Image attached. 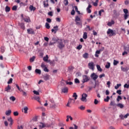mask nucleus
I'll return each mask as SVG.
<instances>
[{"label":"nucleus","instance_id":"3","mask_svg":"<svg viewBox=\"0 0 129 129\" xmlns=\"http://www.w3.org/2000/svg\"><path fill=\"white\" fill-rule=\"evenodd\" d=\"M75 21L76 25H77L78 26H82V24L80 23V22H81V19L80 18L79 16H76Z\"/></svg>","mask_w":129,"mask_h":129},{"label":"nucleus","instance_id":"24","mask_svg":"<svg viewBox=\"0 0 129 129\" xmlns=\"http://www.w3.org/2000/svg\"><path fill=\"white\" fill-rule=\"evenodd\" d=\"M112 25H114V21L112 20L111 22H108L107 24V25L109 27H111V26H112Z\"/></svg>","mask_w":129,"mask_h":129},{"label":"nucleus","instance_id":"64","mask_svg":"<svg viewBox=\"0 0 129 129\" xmlns=\"http://www.w3.org/2000/svg\"><path fill=\"white\" fill-rule=\"evenodd\" d=\"M8 121H10V122H13V119L12 117L9 118L8 119Z\"/></svg>","mask_w":129,"mask_h":129},{"label":"nucleus","instance_id":"4","mask_svg":"<svg viewBox=\"0 0 129 129\" xmlns=\"http://www.w3.org/2000/svg\"><path fill=\"white\" fill-rule=\"evenodd\" d=\"M90 78H89V77H88V76L86 75H84L83 76V80L82 81V82L83 83H85V82H88V81H89Z\"/></svg>","mask_w":129,"mask_h":129},{"label":"nucleus","instance_id":"14","mask_svg":"<svg viewBox=\"0 0 129 129\" xmlns=\"http://www.w3.org/2000/svg\"><path fill=\"white\" fill-rule=\"evenodd\" d=\"M27 33L28 34H32V35H34V34H35L34 30L32 28L27 29Z\"/></svg>","mask_w":129,"mask_h":129},{"label":"nucleus","instance_id":"1","mask_svg":"<svg viewBox=\"0 0 129 129\" xmlns=\"http://www.w3.org/2000/svg\"><path fill=\"white\" fill-rule=\"evenodd\" d=\"M58 45L57 47L59 49H62L65 46V45L63 44V41L62 39H58L57 41Z\"/></svg>","mask_w":129,"mask_h":129},{"label":"nucleus","instance_id":"62","mask_svg":"<svg viewBox=\"0 0 129 129\" xmlns=\"http://www.w3.org/2000/svg\"><path fill=\"white\" fill-rule=\"evenodd\" d=\"M46 22H47V23H51L52 22V20L50 18H47L46 19Z\"/></svg>","mask_w":129,"mask_h":129},{"label":"nucleus","instance_id":"51","mask_svg":"<svg viewBox=\"0 0 129 129\" xmlns=\"http://www.w3.org/2000/svg\"><path fill=\"white\" fill-rule=\"evenodd\" d=\"M77 49L78 50H81V49H82V45H79L77 47Z\"/></svg>","mask_w":129,"mask_h":129},{"label":"nucleus","instance_id":"5","mask_svg":"<svg viewBox=\"0 0 129 129\" xmlns=\"http://www.w3.org/2000/svg\"><path fill=\"white\" fill-rule=\"evenodd\" d=\"M88 68L90 69L91 70H92V71H94V62L93 61H91L89 62L88 64Z\"/></svg>","mask_w":129,"mask_h":129},{"label":"nucleus","instance_id":"43","mask_svg":"<svg viewBox=\"0 0 129 129\" xmlns=\"http://www.w3.org/2000/svg\"><path fill=\"white\" fill-rule=\"evenodd\" d=\"M121 86V84H117L116 86H115V89H118V87H120Z\"/></svg>","mask_w":129,"mask_h":129},{"label":"nucleus","instance_id":"31","mask_svg":"<svg viewBox=\"0 0 129 129\" xmlns=\"http://www.w3.org/2000/svg\"><path fill=\"white\" fill-rule=\"evenodd\" d=\"M48 59H49V56H48V55H46V56H44L43 57V61H44L45 62H47L48 61Z\"/></svg>","mask_w":129,"mask_h":129},{"label":"nucleus","instance_id":"39","mask_svg":"<svg viewBox=\"0 0 129 129\" xmlns=\"http://www.w3.org/2000/svg\"><path fill=\"white\" fill-rule=\"evenodd\" d=\"M36 58V57L35 56H32L31 58L30 59V62H34L35 61V59Z\"/></svg>","mask_w":129,"mask_h":129},{"label":"nucleus","instance_id":"53","mask_svg":"<svg viewBox=\"0 0 129 129\" xmlns=\"http://www.w3.org/2000/svg\"><path fill=\"white\" fill-rule=\"evenodd\" d=\"M13 83V78L10 79L9 81L8 82V84H11Z\"/></svg>","mask_w":129,"mask_h":129},{"label":"nucleus","instance_id":"11","mask_svg":"<svg viewBox=\"0 0 129 129\" xmlns=\"http://www.w3.org/2000/svg\"><path fill=\"white\" fill-rule=\"evenodd\" d=\"M61 92L63 93H67V92H68V87H63L62 88H61Z\"/></svg>","mask_w":129,"mask_h":129},{"label":"nucleus","instance_id":"58","mask_svg":"<svg viewBox=\"0 0 129 129\" xmlns=\"http://www.w3.org/2000/svg\"><path fill=\"white\" fill-rule=\"evenodd\" d=\"M67 84L68 85H72V84H73V83L72 82H66Z\"/></svg>","mask_w":129,"mask_h":129},{"label":"nucleus","instance_id":"9","mask_svg":"<svg viewBox=\"0 0 129 129\" xmlns=\"http://www.w3.org/2000/svg\"><path fill=\"white\" fill-rule=\"evenodd\" d=\"M103 50H104V47H102V49H101L99 50H97L95 52V56L97 57H99V55H98V54H100V52H102V51H103Z\"/></svg>","mask_w":129,"mask_h":129},{"label":"nucleus","instance_id":"15","mask_svg":"<svg viewBox=\"0 0 129 129\" xmlns=\"http://www.w3.org/2000/svg\"><path fill=\"white\" fill-rule=\"evenodd\" d=\"M12 89V87L10 86V85H8L7 87L5 89V91H6V92H10V90Z\"/></svg>","mask_w":129,"mask_h":129},{"label":"nucleus","instance_id":"8","mask_svg":"<svg viewBox=\"0 0 129 129\" xmlns=\"http://www.w3.org/2000/svg\"><path fill=\"white\" fill-rule=\"evenodd\" d=\"M91 78L95 81V80L98 78V76L96 75V74L93 73L91 75Z\"/></svg>","mask_w":129,"mask_h":129},{"label":"nucleus","instance_id":"6","mask_svg":"<svg viewBox=\"0 0 129 129\" xmlns=\"http://www.w3.org/2000/svg\"><path fill=\"white\" fill-rule=\"evenodd\" d=\"M123 12L124 13V19L125 20L128 18V15L127 14L128 13V10L127 9H123Z\"/></svg>","mask_w":129,"mask_h":129},{"label":"nucleus","instance_id":"7","mask_svg":"<svg viewBox=\"0 0 129 129\" xmlns=\"http://www.w3.org/2000/svg\"><path fill=\"white\" fill-rule=\"evenodd\" d=\"M87 98V95L86 93H83L82 95L81 100L82 101H85V102H86V101H87V100H86Z\"/></svg>","mask_w":129,"mask_h":129},{"label":"nucleus","instance_id":"34","mask_svg":"<svg viewBox=\"0 0 129 129\" xmlns=\"http://www.w3.org/2000/svg\"><path fill=\"white\" fill-rule=\"evenodd\" d=\"M109 99H110V98L109 97V96H107L106 97V98L104 99V101L105 102H108L109 101Z\"/></svg>","mask_w":129,"mask_h":129},{"label":"nucleus","instance_id":"10","mask_svg":"<svg viewBox=\"0 0 129 129\" xmlns=\"http://www.w3.org/2000/svg\"><path fill=\"white\" fill-rule=\"evenodd\" d=\"M58 30H59V27L58 26H55L53 27V29H51V32L52 33H54V34H56Z\"/></svg>","mask_w":129,"mask_h":129},{"label":"nucleus","instance_id":"61","mask_svg":"<svg viewBox=\"0 0 129 129\" xmlns=\"http://www.w3.org/2000/svg\"><path fill=\"white\" fill-rule=\"evenodd\" d=\"M116 93L119 94V95H120L121 94V90H118L116 91Z\"/></svg>","mask_w":129,"mask_h":129},{"label":"nucleus","instance_id":"47","mask_svg":"<svg viewBox=\"0 0 129 129\" xmlns=\"http://www.w3.org/2000/svg\"><path fill=\"white\" fill-rule=\"evenodd\" d=\"M16 87H17V88L18 89V90H19V91H22V88H20V87L19 86V85L18 84H16Z\"/></svg>","mask_w":129,"mask_h":129},{"label":"nucleus","instance_id":"60","mask_svg":"<svg viewBox=\"0 0 129 129\" xmlns=\"http://www.w3.org/2000/svg\"><path fill=\"white\" fill-rule=\"evenodd\" d=\"M119 117L121 119H124V116L122 114L119 115Z\"/></svg>","mask_w":129,"mask_h":129},{"label":"nucleus","instance_id":"41","mask_svg":"<svg viewBox=\"0 0 129 129\" xmlns=\"http://www.w3.org/2000/svg\"><path fill=\"white\" fill-rule=\"evenodd\" d=\"M49 76L48 75H45L44 77V80H49Z\"/></svg>","mask_w":129,"mask_h":129},{"label":"nucleus","instance_id":"13","mask_svg":"<svg viewBox=\"0 0 129 129\" xmlns=\"http://www.w3.org/2000/svg\"><path fill=\"white\" fill-rule=\"evenodd\" d=\"M21 17H22L23 20H24V21L26 23H29V22H31V20H30V18L27 17L26 18H24V16L23 15V14L21 15Z\"/></svg>","mask_w":129,"mask_h":129},{"label":"nucleus","instance_id":"17","mask_svg":"<svg viewBox=\"0 0 129 129\" xmlns=\"http://www.w3.org/2000/svg\"><path fill=\"white\" fill-rule=\"evenodd\" d=\"M32 99H34L35 100H37L38 102H40V97L39 96H34L32 98Z\"/></svg>","mask_w":129,"mask_h":129},{"label":"nucleus","instance_id":"42","mask_svg":"<svg viewBox=\"0 0 129 129\" xmlns=\"http://www.w3.org/2000/svg\"><path fill=\"white\" fill-rule=\"evenodd\" d=\"M94 103L96 105H97L98 103H99V101H98L97 99H95L94 101Z\"/></svg>","mask_w":129,"mask_h":129},{"label":"nucleus","instance_id":"48","mask_svg":"<svg viewBox=\"0 0 129 129\" xmlns=\"http://www.w3.org/2000/svg\"><path fill=\"white\" fill-rule=\"evenodd\" d=\"M20 92H22L23 96H27V92L24 91V90H22V91H21Z\"/></svg>","mask_w":129,"mask_h":129},{"label":"nucleus","instance_id":"2","mask_svg":"<svg viewBox=\"0 0 129 129\" xmlns=\"http://www.w3.org/2000/svg\"><path fill=\"white\" fill-rule=\"evenodd\" d=\"M107 35H109V37H112V36H115L116 34L112 29H108L107 31Z\"/></svg>","mask_w":129,"mask_h":129},{"label":"nucleus","instance_id":"26","mask_svg":"<svg viewBox=\"0 0 129 129\" xmlns=\"http://www.w3.org/2000/svg\"><path fill=\"white\" fill-rule=\"evenodd\" d=\"M105 68H106V69H109V68H110V63L109 62H107L105 65Z\"/></svg>","mask_w":129,"mask_h":129},{"label":"nucleus","instance_id":"33","mask_svg":"<svg viewBox=\"0 0 129 129\" xmlns=\"http://www.w3.org/2000/svg\"><path fill=\"white\" fill-rule=\"evenodd\" d=\"M83 39H87V32H84L83 35Z\"/></svg>","mask_w":129,"mask_h":129},{"label":"nucleus","instance_id":"54","mask_svg":"<svg viewBox=\"0 0 129 129\" xmlns=\"http://www.w3.org/2000/svg\"><path fill=\"white\" fill-rule=\"evenodd\" d=\"M41 68H42V69H44L45 68H46V65H45V63L42 62L41 63Z\"/></svg>","mask_w":129,"mask_h":129},{"label":"nucleus","instance_id":"40","mask_svg":"<svg viewBox=\"0 0 129 129\" xmlns=\"http://www.w3.org/2000/svg\"><path fill=\"white\" fill-rule=\"evenodd\" d=\"M10 100H12V101H15L16 100V97L12 96L10 97Z\"/></svg>","mask_w":129,"mask_h":129},{"label":"nucleus","instance_id":"32","mask_svg":"<svg viewBox=\"0 0 129 129\" xmlns=\"http://www.w3.org/2000/svg\"><path fill=\"white\" fill-rule=\"evenodd\" d=\"M29 9L30 10V11H35L36 10V8L34 7V6L31 5L29 7Z\"/></svg>","mask_w":129,"mask_h":129},{"label":"nucleus","instance_id":"27","mask_svg":"<svg viewBox=\"0 0 129 129\" xmlns=\"http://www.w3.org/2000/svg\"><path fill=\"white\" fill-rule=\"evenodd\" d=\"M10 11H11V8L9 7L8 6H6L5 8V12H6V13H9Z\"/></svg>","mask_w":129,"mask_h":129},{"label":"nucleus","instance_id":"36","mask_svg":"<svg viewBox=\"0 0 129 129\" xmlns=\"http://www.w3.org/2000/svg\"><path fill=\"white\" fill-rule=\"evenodd\" d=\"M29 109V108H28V107L25 106L24 108V113H28V110Z\"/></svg>","mask_w":129,"mask_h":129},{"label":"nucleus","instance_id":"16","mask_svg":"<svg viewBox=\"0 0 129 129\" xmlns=\"http://www.w3.org/2000/svg\"><path fill=\"white\" fill-rule=\"evenodd\" d=\"M121 71H123V72H126L129 70V68L127 67L123 68V67H121Z\"/></svg>","mask_w":129,"mask_h":129},{"label":"nucleus","instance_id":"52","mask_svg":"<svg viewBox=\"0 0 129 129\" xmlns=\"http://www.w3.org/2000/svg\"><path fill=\"white\" fill-rule=\"evenodd\" d=\"M13 114L15 116H18V115H19V112L18 111H15L14 112Z\"/></svg>","mask_w":129,"mask_h":129},{"label":"nucleus","instance_id":"38","mask_svg":"<svg viewBox=\"0 0 129 129\" xmlns=\"http://www.w3.org/2000/svg\"><path fill=\"white\" fill-rule=\"evenodd\" d=\"M119 63L118 61L114 59L113 60V65L114 66H116V65Z\"/></svg>","mask_w":129,"mask_h":129},{"label":"nucleus","instance_id":"18","mask_svg":"<svg viewBox=\"0 0 129 129\" xmlns=\"http://www.w3.org/2000/svg\"><path fill=\"white\" fill-rule=\"evenodd\" d=\"M11 113H12L11 110H7L5 112V114L6 115H7V116H9V115H11Z\"/></svg>","mask_w":129,"mask_h":129},{"label":"nucleus","instance_id":"35","mask_svg":"<svg viewBox=\"0 0 129 129\" xmlns=\"http://www.w3.org/2000/svg\"><path fill=\"white\" fill-rule=\"evenodd\" d=\"M5 48L4 46H1V52L3 53H5Z\"/></svg>","mask_w":129,"mask_h":129},{"label":"nucleus","instance_id":"19","mask_svg":"<svg viewBox=\"0 0 129 129\" xmlns=\"http://www.w3.org/2000/svg\"><path fill=\"white\" fill-rule=\"evenodd\" d=\"M38 126H39V127L43 128V127H45L46 126V125H45V124L44 123L41 122V123H39Z\"/></svg>","mask_w":129,"mask_h":129},{"label":"nucleus","instance_id":"57","mask_svg":"<svg viewBox=\"0 0 129 129\" xmlns=\"http://www.w3.org/2000/svg\"><path fill=\"white\" fill-rule=\"evenodd\" d=\"M91 129H98V127L97 126H91Z\"/></svg>","mask_w":129,"mask_h":129},{"label":"nucleus","instance_id":"25","mask_svg":"<svg viewBox=\"0 0 129 129\" xmlns=\"http://www.w3.org/2000/svg\"><path fill=\"white\" fill-rule=\"evenodd\" d=\"M96 67L98 71H99L100 72H101L102 71V69H101V68L100 67V66L97 64Z\"/></svg>","mask_w":129,"mask_h":129},{"label":"nucleus","instance_id":"63","mask_svg":"<svg viewBox=\"0 0 129 129\" xmlns=\"http://www.w3.org/2000/svg\"><path fill=\"white\" fill-rule=\"evenodd\" d=\"M124 88L128 89V88H129V85H127V84H125L124 85Z\"/></svg>","mask_w":129,"mask_h":129},{"label":"nucleus","instance_id":"59","mask_svg":"<svg viewBox=\"0 0 129 129\" xmlns=\"http://www.w3.org/2000/svg\"><path fill=\"white\" fill-rule=\"evenodd\" d=\"M64 6H68V0H64Z\"/></svg>","mask_w":129,"mask_h":129},{"label":"nucleus","instance_id":"21","mask_svg":"<svg viewBox=\"0 0 129 129\" xmlns=\"http://www.w3.org/2000/svg\"><path fill=\"white\" fill-rule=\"evenodd\" d=\"M89 56V54L87 52H86L84 54H83V57L85 59H87V58H88Z\"/></svg>","mask_w":129,"mask_h":129},{"label":"nucleus","instance_id":"12","mask_svg":"<svg viewBox=\"0 0 129 129\" xmlns=\"http://www.w3.org/2000/svg\"><path fill=\"white\" fill-rule=\"evenodd\" d=\"M49 0H45L43 1L44 8H48L49 7V4H48Z\"/></svg>","mask_w":129,"mask_h":129},{"label":"nucleus","instance_id":"23","mask_svg":"<svg viewBox=\"0 0 129 129\" xmlns=\"http://www.w3.org/2000/svg\"><path fill=\"white\" fill-rule=\"evenodd\" d=\"M116 106H117V107H119V108H123V107H124V105L121 103L117 104Z\"/></svg>","mask_w":129,"mask_h":129},{"label":"nucleus","instance_id":"29","mask_svg":"<svg viewBox=\"0 0 129 129\" xmlns=\"http://www.w3.org/2000/svg\"><path fill=\"white\" fill-rule=\"evenodd\" d=\"M72 100H73V99H70L69 100V101L67 104V106H68V107H70V104L71 103V102H72Z\"/></svg>","mask_w":129,"mask_h":129},{"label":"nucleus","instance_id":"49","mask_svg":"<svg viewBox=\"0 0 129 129\" xmlns=\"http://www.w3.org/2000/svg\"><path fill=\"white\" fill-rule=\"evenodd\" d=\"M18 7L17 6H14L12 7V11H17Z\"/></svg>","mask_w":129,"mask_h":129},{"label":"nucleus","instance_id":"28","mask_svg":"<svg viewBox=\"0 0 129 129\" xmlns=\"http://www.w3.org/2000/svg\"><path fill=\"white\" fill-rule=\"evenodd\" d=\"M99 0H96L95 2H93V6L94 7H97V6H98V2Z\"/></svg>","mask_w":129,"mask_h":129},{"label":"nucleus","instance_id":"55","mask_svg":"<svg viewBox=\"0 0 129 129\" xmlns=\"http://www.w3.org/2000/svg\"><path fill=\"white\" fill-rule=\"evenodd\" d=\"M101 13H104V10L102 9L99 11V15L101 16Z\"/></svg>","mask_w":129,"mask_h":129},{"label":"nucleus","instance_id":"30","mask_svg":"<svg viewBox=\"0 0 129 129\" xmlns=\"http://www.w3.org/2000/svg\"><path fill=\"white\" fill-rule=\"evenodd\" d=\"M110 105H111V106H115L116 104H115V102L114 101H111Z\"/></svg>","mask_w":129,"mask_h":129},{"label":"nucleus","instance_id":"56","mask_svg":"<svg viewBox=\"0 0 129 129\" xmlns=\"http://www.w3.org/2000/svg\"><path fill=\"white\" fill-rule=\"evenodd\" d=\"M48 15L50 16V17H53V12L50 11L48 13Z\"/></svg>","mask_w":129,"mask_h":129},{"label":"nucleus","instance_id":"37","mask_svg":"<svg viewBox=\"0 0 129 129\" xmlns=\"http://www.w3.org/2000/svg\"><path fill=\"white\" fill-rule=\"evenodd\" d=\"M73 97H75V99L76 100V99H77V97H78V95H77L76 93H74Z\"/></svg>","mask_w":129,"mask_h":129},{"label":"nucleus","instance_id":"50","mask_svg":"<svg viewBox=\"0 0 129 129\" xmlns=\"http://www.w3.org/2000/svg\"><path fill=\"white\" fill-rule=\"evenodd\" d=\"M75 82L76 84H79V83H80V81H79V80L78 79L76 78L75 79Z\"/></svg>","mask_w":129,"mask_h":129},{"label":"nucleus","instance_id":"45","mask_svg":"<svg viewBox=\"0 0 129 129\" xmlns=\"http://www.w3.org/2000/svg\"><path fill=\"white\" fill-rule=\"evenodd\" d=\"M45 28H46V29L50 28V24H49V23H48L47 22L45 23Z\"/></svg>","mask_w":129,"mask_h":129},{"label":"nucleus","instance_id":"44","mask_svg":"<svg viewBox=\"0 0 129 129\" xmlns=\"http://www.w3.org/2000/svg\"><path fill=\"white\" fill-rule=\"evenodd\" d=\"M34 94H35L36 95H40V93H39V92L36 91V90H34L33 91Z\"/></svg>","mask_w":129,"mask_h":129},{"label":"nucleus","instance_id":"46","mask_svg":"<svg viewBox=\"0 0 129 129\" xmlns=\"http://www.w3.org/2000/svg\"><path fill=\"white\" fill-rule=\"evenodd\" d=\"M79 108L80 109H81V110H84V109H85V106L82 105V106H80L79 107Z\"/></svg>","mask_w":129,"mask_h":129},{"label":"nucleus","instance_id":"20","mask_svg":"<svg viewBox=\"0 0 129 129\" xmlns=\"http://www.w3.org/2000/svg\"><path fill=\"white\" fill-rule=\"evenodd\" d=\"M35 73L37 74H39V75H41V74L42 73V72L40 70L36 69L35 71Z\"/></svg>","mask_w":129,"mask_h":129},{"label":"nucleus","instance_id":"22","mask_svg":"<svg viewBox=\"0 0 129 129\" xmlns=\"http://www.w3.org/2000/svg\"><path fill=\"white\" fill-rule=\"evenodd\" d=\"M19 26L21 27V29L22 30H25V24L21 23H19Z\"/></svg>","mask_w":129,"mask_h":129}]
</instances>
